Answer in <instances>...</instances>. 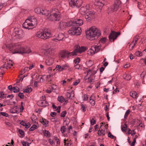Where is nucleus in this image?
<instances>
[{
    "mask_svg": "<svg viewBox=\"0 0 146 146\" xmlns=\"http://www.w3.org/2000/svg\"><path fill=\"white\" fill-rule=\"evenodd\" d=\"M35 12L38 14H40L41 12V9L40 8L37 7L35 9Z\"/></svg>",
    "mask_w": 146,
    "mask_h": 146,
    "instance_id": "nucleus-38",
    "label": "nucleus"
},
{
    "mask_svg": "<svg viewBox=\"0 0 146 146\" xmlns=\"http://www.w3.org/2000/svg\"><path fill=\"white\" fill-rule=\"evenodd\" d=\"M44 135L47 137H49L50 136V134L48 131L46 130H44L43 132Z\"/></svg>",
    "mask_w": 146,
    "mask_h": 146,
    "instance_id": "nucleus-34",
    "label": "nucleus"
},
{
    "mask_svg": "<svg viewBox=\"0 0 146 146\" xmlns=\"http://www.w3.org/2000/svg\"><path fill=\"white\" fill-rule=\"evenodd\" d=\"M88 99V96L86 94H84V95L83 100L86 101Z\"/></svg>",
    "mask_w": 146,
    "mask_h": 146,
    "instance_id": "nucleus-56",
    "label": "nucleus"
},
{
    "mask_svg": "<svg viewBox=\"0 0 146 146\" xmlns=\"http://www.w3.org/2000/svg\"><path fill=\"white\" fill-rule=\"evenodd\" d=\"M86 33L87 38L91 40L97 38L101 35L100 30L95 26L90 27Z\"/></svg>",
    "mask_w": 146,
    "mask_h": 146,
    "instance_id": "nucleus-2",
    "label": "nucleus"
},
{
    "mask_svg": "<svg viewBox=\"0 0 146 146\" xmlns=\"http://www.w3.org/2000/svg\"><path fill=\"white\" fill-rule=\"evenodd\" d=\"M0 114L3 116H5L6 117H7L9 115L7 113L4 112H0Z\"/></svg>",
    "mask_w": 146,
    "mask_h": 146,
    "instance_id": "nucleus-52",
    "label": "nucleus"
},
{
    "mask_svg": "<svg viewBox=\"0 0 146 146\" xmlns=\"http://www.w3.org/2000/svg\"><path fill=\"white\" fill-rule=\"evenodd\" d=\"M11 113H19V109L17 106H15L12 109Z\"/></svg>",
    "mask_w": 146,
    "mask_h": 146,
    "instance_id": "nucleus-30",
    "label": "nucleus"
},
{
    "mask_svg": "<svg viewBox=\"0 0 146 146\" xmlns=\"http://www.w3.org/2000/svg\"><path fill=\"white\" fill-rule=\"evenodd\" d=\"M37 24V21L36 19L34 17H31L26 20L22 26L24 28L29 30L33 29Z\"/></svg>",
    "mask_w": 146,
    "mask_h": 146,
    "instance_id": "nucleus-4",
    "label": "nucleus"
},
{
    "mask_svg": "<svg viewBox=\"0 0 146 146\" xmlns=\"http://www.w3.org/2000/svg\"><path fill=\"white\" fill-rule=\"evenodd\" d=\"M36 36L39 38L46 39L51 37L52 35L50 31H45L42 32H37Z\"/></svg>",
    "mask_w": 146,
    "mask_h": 146,
    "instance_id": "nucleus-6",
    "label": "nucleus"
},
{
    "mask_svg": "<svg viewBox=\"0 0 146 146\" xmlns=\"http://www.w3.org/2000/svg\"><path fill=\"white\" fill-rule=\"evenodd\" d=\"M95 5L100 7L103 6L104 4L102 2L101 0H96L95 2Z\"/></svg>",
    "mask_w": 146,
    "mask_h": 146,
    "instance_id": "nucleus-27",
    "label": "nucleus"
},
{
    "mask_svg": "<svg viewBox=\"0 0 146 146\" xmlns=\"http://www.w3.org/2000/svg\"><path fill=\"white\" fill-rule=\"evenodd\" d=\"M12 62V61L11 60H9V62H6L5 64H4L2 67H1L6 68L7 69L9 68L13 65Z\"/></svg>",
    "mask_w": 146,
    "mask_h": 146,
    "instance_id": "nucleus-20",
    "label": "nucleus"
},
{
    "mask_svg": "<svg viewBox=\"0 0 146 146\" xmlns=\"http://www.w3.org/2000/svg\"><path fill=\"white\" fill-rule=\"evenodd\" d=\"M127 127V125L125 124L123 127L121 128V130L125 132L127 131L126 128Z\"/></svg>",
    "mask_w": 146,
    "mask_h": 146,
    "instance_id": "nucleus-44",
    "label": "nucleus"
},
{
    "mask_svg": "<svg viewBox=\"0 0 146 146\" xmlns=\"http://www.w3.org/2000/svg\"><path fill=\"white\" fill-rule=\"evenodd\" d=\"M95 82V80L94 79H90L89 80V82L91 84H93Z\"/></svg>",
    "mask_w": 146,
    "mask_h": 146,
    "instance_id": "nucleus-59",
    "label": "nucleus"
},
{
    "mask_svg": "<svg viewBox=\"0 0 146 146\" xmlns=\"http://www.w3.org/2000/svg\"><path fill=\"white\" fill-rule=\"evenodd\" d=\"M66 95L67 98L70 99H73L74 96V94L73 92L71 93L67 92Z\"/></svg>",
    "mask_w": 146,
    "mask_h": 146,
    "instance_id": "nucleus-26",
    "label": "nucleus"
},
{
    "mask_svg": "<svg viewBox=\"0 0 146 146\" xmlns=\"http://www.w3.org/2000/svg\"><path fill=\"white\" fill-rule=\"evenodd\" d=\"M95 17V13L93 11H88L86 14L85 18L88 21H90Z\"/></svg>",
    "mask_w": 146,
    "mask_h": 146,
    "instance_id": "nucleus-10",
    "label": "nucleus"
},
{
    "mask_svg": "<svg viewBox=\"0 0 146 146\" xmlns=\"http://www.w3.org/2000/svg\"><path fill=\"white\" fill-rule=\"evenodd\" d=\"M61 18L60 11L58 9L54 8L52 9L50 16L48 17L49 20L53 21H58Z\"/></svg>",
    "mask_w": 146,
    "mask_h": 146,
    "instance_id": "nucleus-5",
    "label": "nucleus"
},
{
    "mask_svg": "<svg viewBox=\"0 0 146 146\" xmlns=\"http://www.w3.org/2000/svg\"><path fill=\"white\" fill-rule=\"evenodd\" d=\"M101 46V44H98L97 45L92 46L88 52L91 54H94L99 51Z\"/></svg>",
    "mask_w": 146,
    "mask_h": 146,
    "instance_id": "nucleus-9",
    "label": "nucleus"
},
{
    "mask_svg": "<svg viewBox=\"0 0 146 146\" xmlns=\"http://www.w3.org/2000/svg\"><path fill=\"white\" fill-rule=\"evenodd\" d=\"M38 105L41 107H45L49 105L48 104L46 101H42L41 100L38 102Z\"/></svg>",
    "mask_w": 146,
    "mask_h": 146,
    "instance_id": "nucleus-18",
    "label": "nucleus"
},
{
    "mask_svg": "<svg viewBox=\"0 0 146 146\" xmlns=\"http://www.w3.org/2000/svg\"><path fill=\"white\" fill-rule=\"evenodd\" d=\"M19 132L20 134L22 135H24V132L23 131L21 130V129H19Z\"/></svg>",
    "mask_w": 146,
    "mask_h": 146,
    "instance_id": "nucleus-62",
    "label": "nucleus"
},
{
    "mask_svg": "<svg viewBox=\"0 0 146 146\" xmlns=\"http://www.w3.org/2000/svg\"><path fill=\"white\" fill-rule=\"evenodd\" d=\"M123 77L124 79L127 80H130L131 78V75L128 74H124L123 76Z\"/></svg>",
    "mask_w": 146,
    "mask_h": 146,
    "instance_id": "nucleus-28",
    "label": "nucleus"
},
{
    "mask_svg": "<svg viewBox=\"0 0 146 146\" xmlns=\"http://www.w3.org/2000/svg\"><path fill=\"white\" fill-rule=\"evenodd\" d=\"M130 111L129 110H127L126 112L125 115H124V118H126L127 117L128 115L130 113Z\"/></svg>",
    "mask_w": 146,
    "mask_h": 146,
    "instance_id": "nucleus-50",
    "label": "nucleus"
},
{
    "mask_svg": "<svg viewBox=\"0 0 146 146\" xmlns=\"http://www.w3.org/2000/svg\"><path fill=\"white\" fill-rule=\"evenodd\" d=\"M13 49L10 48V50L13 54L16 53L29 54L31 51L29 48H24L21 46L19 43H15L13 46Z\"/></svg>",
    "mask_w": 146,
    "mask_h": 146,
    "instance_id": "nucleus-3",
    "label": "nucleus"
},
{
    "mask_svg": "<svg viewBox=\"0 0 146 146\" xmlns=\"http://www.w3.org/2000/svg\"><path fill=\"white\" fill-rule=\"evenodd\" d=\"M64 35L62 33H59L58 34V36L55 38H53L52 40L54 41L57 42L56 40L58 41L64 40L65 38Z\"/></svg>",
    "mask_w": 146,
    "mask_h": 146,
    "instance_id": "nucleus-16",
    "label": "nucleus"
},
{
    "mask_svg": "<svg viewBox=\"0 0 146 146\" xmlns=\"http://www.w3.org/2000/svg\"><path fill=\"white\" fill-rule=\"evenodd\" d=\"M21 143L22 144L23 146H29V143H27L25 141H22L21 142Z\"/></svg>",
    "mask_w": 146,
    "mask_h": 146,
    "instance_id": "nucleus-48",
    "label": "nucleus"
},
{
    "mask_svg": "<svg viewBox=\"0 0 146 146\" xmlns=\"http://www.w3.org/2000/svg\"><path fill=\"white\" fill-rule=\"evenodd\" d=\"M85 50L86 49L84 47H80L78 46L76 47L74 50L72 52H70L65 50L61 51L60 53V56L63 59L66 58L68 59L70 56L76 55L77 53H81Z\"/></svg>",
    "mask_w": 146,
    "mask_h": 146,
    "instance_id": "nucleus-1",
    "label": "nucleus"
},
{
    "mask_svg": "<svg viewBox=\"0 0 146 146\" xmlns=\"http://www.w3.org/2000/svg\"><path fill=\"white\" fill-rule=\"evenodd\" d=\"M52 50V49L51 48L47 49L45 51L47 54H50L52 53L51 51Z\"/></svg>",
    "mask_w": 146,
    "mask_h": 146,
    "instance_id": "nucleus-46",
    "label": "nucleus"
},
{
    "mask_svg": "<svg viewBox=\"0 0 146 146\" xmlns=\"http://www.w3.org/2000/svg\"><path fill=\"white\" fill-rule=\"evenodd\" d=\"M18 96L21 99H23L24 98V95L23 93L21 92L19 93Z\"/></svg>",
    "mask_w": 146,
    "mask_h": 146,
    "instance_id": "nucleus-55",
    "label": "nucleus"
},
{
    "mask_svg": "<svg viewBox=\"0 0 146 146\" xmlns=\"http://www.w3.org/2000/svg\"><path fill=\"white\" fill-rule=\"evenodd\" d=\"M69 5L72 7L76 6L79 7L82 3V0H69Z\"/></svg>",
    "mask_w": 146,
    "mask_h": 146,
    "instance_id": "nucleus-8",
    "label": "nucleus"
},
{
    "mask_svg": "<svg viewBox=\"0 0 146 146\" xmlns=\"http://www.w3.org/2000/svg\"><path fill=\"white\" fill-rule=\"evenodd\" d=\"M130 96L134 98H136L137 97V93L135 91H131L130 93Z\"/></svg>",
    "mask_w": 146,
    "mask_h": 146,
    "instance_id": "nucleus-29",
    "label": "nucleus"
},
{
    "mask_svg": "<svg viewBox=\"0 0 146 146\" xmlns=\"http://www.w3.org/2000/svg\"><path fill=\"white\" fill-rule=\"evenodd\" d=\"M32 90V89L31 87H28L27 88L25 89L23 91L24 92L26 93H30Z\"/></svg>",
    "mask_w": 146,
    "mask_h": 146,
    "instance_id": "nucleus-35",
    "label": "nucleus"
},
{
    "mask_svg": "<svg viewBox=\"0 0 146 146\" xmlns=\"http://www.w3.org/2000/svg\"><path fill=\"white\" fill-rule=\"evenodd\" d=\"M62 69L63 70H65L69 67L68 65L67 64H64L61 66Z\"/></svg>",
    "mask_w": 146,
    "mask_h": 146,
    "instance_id": "nucleus-41",
    "label": "nucleus"
},
{
    "mask_svg": "<svg viewBox=\"0 0 146 146\" xmlns=\"http://www.w3.org/2000/svg\"><path fill=\"white\" fill-rule=\"evenodd\" d=\"M66 128L65 126H62L61 128L60 131L62 133H64L66 130Z\"/></svg>",
    "mask_w": 146,
    "mask_h": 146,
    "instance_id": "nucleus-42",
    "label": "nucleus"
},
{
    "mask_svg": "<svg viewBox=\"0 0 146 146\" xmlns=\"http://www.w3.org/2000/svg\"><path fill=\"white\" fill-rule=\"evenodd\" d=\"M88 7L86 6L84 7L83 6L81 7L79 10L80 13L81 14H84L87 11Z\"/></svg>",
    "mask_w": 146,
    "mask_h": 146,
    "instance_id": "nucleus-24",
    "label": "nucleus"
},
{
    "mask_svg": "<svg viewBox=\"0 0 146 146\" xmlns=\"http://www.w3.org/2000/svg\"><path fill=\"white\" fill-rule=\"evenodd\" d=\"M81 31L80 27L73 26L68 31V33L70 35H78L81 34Z\"/></svg>",
    "mask_w": 146,
    "mask_h": 146,
    "instance_id": "nucleus-7",
    "label": "nucleus"
},
{
    "mask_svg": "<svg viewBox=\"0 0 146 146\" xmlns=\"http://www.w3.org/2000/svg\"><path fill=\"white\" fill-rule=\"evenodd\" d=\"M50 115L54 117L56 115V113L55 112H52L50 113Z\"/></svg>",
    "mask_w": 146,
    "mask_h": 146,
    "instance_id": "nucleus-63",
    "label": "nucleus"
},
{
    "mask_svg": "<svg viewBox=\"0 0 146 146\" xmlns=\"http://www.w3.org/2000/svg\"><path fill=\"white\" fill-rule=\"evenodd\" d=\"M52 107L53 109H55V111H57L58 113L60 112V106H59L57 108L56 106L53 104Z\"/></svg>",
    "mask_w": 146,
    "mask_h": 146,
    "instance_id": "nucleus-32",
    "label": "nucleus"
},
{
    "mask_svg": "<svg viewBox=\"0 0 146 146\" xmlns=\"http://www.w3.org/2000/svg\"><path fill=\"white\" fill-rule=\"evenodd\" d=\"M106 41V38H103L100 40L99 43V44L104 43Z\"/></svg>",
    "mask_w": 146,
    "mask_h": 146,
    "instance_id": "nucleus-45",
    "label": "nucleus"
},
{
    "mask_svg": "<svg viewBox=\"0 0 146 146\" xmlns=\"http://www.w3.org/2000/svg\"><path fill=\"white\" fill-rule=\"evenodd\" d=\"M70 22H71L72 25L71 26H78L82 25L83 24V21L82 20L80 19H78L76 20H75L74 21H70Z\"/></svg>",
    "mask_w": 146,
    "mask_h": 146,
    "instance_id": "nucleus-14",
    "label": "nucleus"
},
{
    "mask_svg": "<svg viewBox=\"0 0 146 146\" xmlns=\"http://www.w3.org/2000/svg\"><path fill=\"white\" fill-rule=\"evenodd\" d=\"M95 97L93 95H92L90 98L89 102L92 106H94L95 104Z\"/></svg>",
    "mask_w": 146,
    "mask_h": 146,
    "instance_id": "nucleus-23",
    "label": "nucleus"
},
{
    "mask_svg": "<svg viewBox=\"0 0 146 146\" xmlns=\"http://www.w3.org/2000/svg\"><path fill=\"white\" fill-rule=\"evenodd\" d=\"M37 81H35L34 83V86L35 87H37L38 86V82H44L45 80L42 76H38V78L37 79Z\"/></svg>",
    "mask_w": 146,
    "mask_h": 146,
    "instance_id": "nucleus-19",
    "label": "nucleus"
},
{
    "mask_svg": "<svg viewBox=\"0 0 146 146\" xmlns=\"http://www.w3.org/2000/svg\"><path fill=\"white\" fill-rule=\"evenodd\" d=\"M139 36L138 35H136L134 37L133 39V41L132 43H131L129 45V48L130 50H131L133 49L134 46L137 44V42L139 39Z\"/></svg>",
    "mask_w": 146,
    "mask_h": 146,
    "instance_id": "nucleus-15",
    "label": "nucleus"
},
{
    "mask_svg": "<svg viewBox=\"0 0 146 146\" xmlns=\"http://www.w3.org/2000/svg\"><path fill=\"white\" fill-rule=\"evenodd\" d=\"M23 102H21V107L20 108V110H20L21 112H22L23 111V110L24 109L23 106Z\"/></svg>",
    "mask_w": 146,
    "mask_h": 146,
    "instance_id": "nucleus-58",
    "label": "nucleus"
},
{
    "mask_svg": "<svg viewBox=\"0 0 146 146\" xmlns=\"http://www.w3.org/2000/svg\"><path fill=\"white\" fill-rule=\"evenodd\" d=\"M55 70L58 72H61L63 70L62 66L60 65H57L55 68Z\"/></svg>",
    "mask_w": 146,
    "mask_h": 146,
    "instance_id": "nucleus-37",
    "label": "nucleus"
},
{
    "mask_svg": "<svg viewBox=\"0 0 146 146\" xmlns=\"http://www.w3.org/2000/svg\"><path fill=\"white\" fill-rule=\"evenodd\" d=\"M64 141L65 146H73L70 140L65 139Z\"/></svg>",
    "mask_w": 146,
    "mask_h": 146,
    "instance_id": "nucleus-22",
    "label": "nucleus"
},
{
    "mask_svg": "<svg viewBox=\"0 0 146 146\" xmlns=\"http://www.w3.org/2000/svg\"><path fill=\"white\" fill-rule=\"evenodd\" d=\"M74 66H75L76 69H79L80 68V64H76V65H75Z\"/></svg>",
    "mask_w": 146,
    "mask_h": 146,
    "instance_id": "nucleus-64",
    "label": "nucleus"
},
{
    "mask_svg": "<svg viewBox=\"0 0 146 146\" xmlns=\"http://www.w3.org/2000/svg\"><path fill=\"white\" fill-rule=\"evenodd\" d=\"M135 55L137 56H140L142 55V53L139 51H137L135 53Z\"/></svg>",
    "mask_w": 146,
    "mask_h": 146,
    "instance_id": "nucleus-47",
    "label": "nucleus"
},
{
    "mask_svg": "<svg viewBox=\"0 0 146 146\" xmlns=\"http://www.w3.org/2000/svg\"><path fill=\"white\" fill-rule=\"evenodd\" d=\"M37 128V127L36 125H33L29 129V131H33L34 130L36 129Z\"/></svg>",
    "mask_w": 146,
    "mask_h": 146,
    "instance_id": "nucleus-43",
    "label": "nucleus"
},
{
    "mask_svg": "<svg viewBox=\"0 0 146 146\" xmlns=\"http://www.w3.org/2000/svg\"><path fill=\"white\" fill-rule=\"evenodd\" d=\"M53 62L54 59L52 58H50L46 60L45 62L47 65L50 66L52 64Z\"/></svg>",
    "mask_w": 146,
    "mask_h": 146,
    "instance_id": "nucleus-25",
    "label": "nucleus"
},
{
    "mask_svg": "<svg viewBox=\"0 0 146 146\" xmlns=\"http://www.w3.org/2000/svg\"><path fill=\"white\" fill-rule=\"evenodd\" d=\"M50 13V11L46 9H42L41 12L40 14L44 15L47 16L49 15Z\"/></svg>",
    "mask_w": 146,
    "mask_h": 146,
    "instance_id": "nucleus-21",
    "label": "nucleus"
},
{
    "mask_svg": "<svg viewBox=\"0 0 146 146\" xmlns=\"http://www.w3.org/2000/svg\"><path fill=\"white\" fill-rule=\"evenodd\" d=\"M119 8V7H118V6H116V5L114 4L111 7V11L113 12L117 11Z\"/></svg>",
    "mask_w": 146,
    "mask_h": 146,
    "instance_id": "nucleus-31",
    "label": "nucleus"
},
{
    "mask_svg": "<svg viewBox=\"0 0 146 146\" xmlns=\"http://www.w3.org/2000/svg\"><path fill=\"white\" fill-rule=\"evenodd\" d=\"M80 61V59L79 58H78L75 59L74 62L76 64H78Z\"/></svg>",
    "mask_w": 146,
    "mask_h": 146,
    "instance_id": "nucleus-49",
    "label": "nucleus"
},
{
    "mask_svg": "<svg viewBox=\"0 0 146 146\" xmlns=\"http://www.w3.org/2000/svg\"><path fill=\"white\" fill-rule=\"evenodd\" d=\"M4 94L3 93V92H1L0 93V98H4L5 97V96H4Z\"/></svg>",
    "mask_w": 146,
    "mask_h": 146,
    "instance_id": "nucleus-61",
    "label": "nucleus"
},
{
    "mask_svg": "<svg viewBox=\"0 0 146 146\" xmlns=\"http://www.w3.org/2000/svg\"><path fill=\"white\" fill-rule=\"evenodd\" d=\"M120 34V32H115L112 31L111 33L109 36L110 40L111 41H113Z\"/></svg>",
    "mask_w": 146,
    "mask_h": 146,
    "instance_id": "nucleus-12",
    "label": "nucleus"
},
{
    "mask_svg": "<svg viewBox=\"0 0 146 146\" xmlns=\"http://www.w3.org/2000/svg\"><path fill=\"white\" fill-rule=\"evenodd\" d=\"M14 93H16L19 91V88L17 86L14 87L13 88V91Z\"/></svg>",
    "mask_w": 146,
    "mask_h": 146,
    "instance_id": "nucleus-40",
    "label": "nucleus"
},
{
    "mask_svg": "<svg viewBox=\"0 0 146 146\" xmlns=\"http://www.w3.org/2000/svg\"><path fill=\"white\" fill-rule=\"evenodd\" d=\"M14 34V36L18 38H20L23 36V33L22 30H18L15 31Z\"/></svg>",
    "mask_w": 146,
    "mask_h": 146,
    "instance_id": "nucleus-17",
    "label": "nucleus"
},
{
    "mask_svg": "<svg viewBox=\"0 0 146 146\" xmlns=\"http://www.w3.org/2000/svg\"><path fill=\"white\" fill-rule=\"evenodd\" d=\"M58 100L60 102L62 103L65 101V99L62 96H58Z\"/></svg>",
    "mask_w": 146,
    "mask_h": 146,
    "instance_id": "nucleus-39",
    "label": "nucleus"
},
{
    "mask_svg": "<svg viewBox=\"0 0 146 146\" xmlns=\"http://www.w3.org/2000/svg\"><path fill=\"white\" fill-rule=\"evenodd\" d=\"M81 109H82V110L83 111H86V108H85L84 106V105H83V104H82L81 105Z\"/></svg>",
    "mask_w": 146,
    "mask_h": 146,
    "instance_id": "nucleus-60",
    "label": "nucleus"
},
{
    "mask_svg": "<svg viewBox=\"0 0 146 146\" xmlns=\"http://www.w3.org/2000/svg\"><path fill=\"white\" fill-rule=\"evenodd\" d=\"M41 123L45 126H47V125L48 124V121L45 119H43L41 121H40Z\"/></svg>",
    "mask_w": 146,
    "mask_h": 146,
    "instance_id": "nucleus-33",
    "label": "nucleus"
},
{
    "mask_svg": "<svg viewBox=\"0 0 146 146\" xmlns=\"http://www.w3.org/2000/svg\"><path fill=\"white\" fill-rule=\"evenodd\" d=\"M108 137L111 139H113L114 138V136L112 135L111 132H109L108 134Z\"/></svg>",
    "mask_w": 146,
    "mask_h": 146,
    "instance_id": "nucleus-57",
    "label": "nucleus"
},
{
    "mask_svg": "<svg viewBox=\"0 0 146 146\" xmlns=\"http://www.w3.org/2000/svg\"><path fill=\"white\" fill-rule=\"evenodd\" d=\"M96 123V121L93 118H92L90 120V123L91 125H93Z\"/></svg>",
    "mask_w": 146,
    "mask_h": 146,
    "instance_id": "nucleus-51",
    "label": "nucleus"
},
{
    "mask_svg": "<svg viewBox=\"0 0 146 146\" xmlns=\"http://www.w3.org/2000/svg\"><path fill=\"white\" fill-rule=\"evenodd\" d=\"M66 114V111H64L62 112L60 116L62 117H64L65 116Z\"/></svg>",
    "mask_w": 146,
    "mask_h": 146,
    "instance_id": "nucleus-53",
    "label": "nucleus"
},
{
    "mask_svg": "<svg viewBox=\"0 0 146 146\" xmlns=\"http://www.w3.org/2000/svg\"><path fill=\"white\" fill-rule=\"evenodd\" d=\"M119 92V89L118 88H116L114 90L113 92V94H115L118 92Z\"/></svg>",
    "mask_w": 146,
    "mask_h": 146,
    "instance_id": "nucleus-54",
    "label": "nucleus"
},
{
    "mask_svg": "<svg viewBox=\"0 0 146 146\" xmlns=\"http://www.w3.org/2000/svg\"><path fill=\"white\" fill-rule=\"evenodd\" d=\"M114 4L116 5V6H118V7L119 8L121 6V2L119 0H115Z\"/></svg>",
    "mask_w": 146,
    "mask_h": 146,
    "instance_id": "nucleus-36",
    "label": "nucleus"
},
{
    "mask_svg": "<svg viewBox=\"0 0 146 146\" xmlns=\"http://www.w3.org/2000/svg\"><path fill=\"white\" fill-rule=\"evenodd\" d=\"M72 23L70 21L67 23L61 21L59 24L58 28L60 30H63L67 27H70L71 26Z\"/></svg>",
    "mask_w": 146,
    "mask_h": 146,
    "instance_id": "nucleus-11",
    "label": "nucleus"
},
{
    "mask_svg": "<svg viewBox=\"0 0 146 146\" xmlns=\"http://www.w3.org/2000/svg\"><path fill=\"white\" fill-rule=\"evenodd\" d=\"M102 125H101L99 129L98 132V134L99 136L103 137L105 135V130L106 129V125H103V123H101Z\"/></svg>",
    "mask_w": 146,
    "mask_h": 146,
    "instance_id": "nucleus-13",
    "label": "nucleus"
}]
</instances>
